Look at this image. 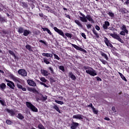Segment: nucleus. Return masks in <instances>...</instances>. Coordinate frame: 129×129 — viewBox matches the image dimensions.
I'll return each instance as SVG.
<instances>
[{
    "mask_svg": "<svg viewBox=\"0 0 129 129\" xmlns=\"http://www.w3.org/2000/svg\"><path fill=\"white\" fill-rule=\"evenodd\" d=\"M28 91L32 92V93H34L35 94V97L36 98V101H38L39 100L45 101V100H47V96L46 95H43L42 94H41V98H39L38 97H37V95L39 94V92L35 87H28Z\"/></svg>",
    "mask_w": 129,
    "mask_h": 129,
    "instance_id": "nucleus-1",
    "label": "nucleus"
},
{
    "mask_svg": "<svg viewBox=\"0 0 129 129\" xmlns=\"http://www.w3.org/2000/svg\"><path fill=\"white\" fill-rule=\"evenodd\" d=\"M79 14L80 15H81V16H82L79 17L82 22H87L88 20V21L90 22L91 23H94V21L90 15L87 14V16H85L84 14L80 11L79 12Z\"/></svg>",
    "mask_w": 129,
    "mask_h": 129,
    "instance_id": "nucleus-2",
    "label": "nucleus"
},
{
    "mask_svg": "<svg viewBox=\"0 0 129 129\" xmlns=\"http://www.w3.org/2000/svg\"><path fill=\"white\" fill-rule=\"evenodd\" d=\"M82 69L86 71V73L92 76V77L97 75L96 71L91 67L89 66H83Z\"/></svg>",
    "mask_w": 129,
    "mask_h": 129,
    "instance_id": "nucleus-3",
    "label": "nucleus"
},
{
    "mask_svg": "<svg viewBox=\"0 0 129 129\" xmlns=\"http://www.w3.org/2000/svg\"><path fill=\"white\" fill-rule=\"evenodd\" d=\"M26 106L33 112H37L38 109L30 102H26Z\"/></svg>",
    "mask_w": 129,
    "mask_h": 129,
    "instance_id": "nucleus-4",
    "label": "nucleus"
},
{
    "mask_svg": "<svg viewBox=\"0 0 129 129\" xmlns=\"http://www.w3.org/2000/svg\"><path fill=\"white\" fill-rule=\"evenodd\" d=\"M53 29L54 31L57 32L59 35L62 36V37L64 39H67V36L64 34V32L61 29H59L56 27H54Z\"/></svg>",
    "mask_w": 129,
    "mask_h": 129,
    "instance_id": "nucleus-5",
    "label": "nucleus"
},
{
    "mask_svg": "<svg viewBox=\"0 0 129 129\" xmlns=\"http://www.w3.org/2000/svg\"><path fill=\"white\" fill-rule=\"evenodd\" d=\"M110 36H111L113 38L118 40L119 42L121 43H123V40H122V39L120 38V36H119L118 34H116V33H114V34L111 33L110 34Z\"/></svg>",
    "mask_w": 129,
    "mask_h": 129,
    "instance_id": "nucleus-6",
    "label": "nucleus"
},
{
    "mask_svg": "<svg viewBox=\"0 0 129 129\" xmlns=\"http://www.w3.org/2000/svg\"><path fill=\"white\" fill-rule=\"evenodd\" d=\"M80 126V123L74 122V120H72V123L70 125V128L71 129H77L78 126Z\"/></svg>",
    "mask_w": 129,
    "mask_h": 129,
    "instance_id": "nucleus-7",
    "label": "nucleus"
},
{
    "mask_svg": "<svg viewBox=\"0 0 129 129\" xmlns=\"http://www.w3.org/2000/svg\"><path fill=\"white\" fill-rule=\"evenodd\" d=\"M6 82H7V86L10 88L11 89L14 90V88L15 87V85L14 84V83L13 81H9V80H5Z\"/></svg>",
    "mask_w": 129,
    "mask_h": 129,
    "instance_id": "nucleus-8",
    "label": "nucleus"
},
{
    "mask_svg": "<svg viewBox=\"0 0 129 129\" xmlns=\"http://www.w3.org/2000/svg\"><path fill=\"white\" fill-rule=\"evenodd\" d=\"M71 45H72V46L76 48V50H79L80 51H83L85 53H87V50H85L84 49L80 47V46H78L77 45H76V44H72V43H70Z\"/></svg>",
    "mask_w": 129,
    "mask_h": 129,
    "instance_id": "nucleus-9",
    "label": "nucleus"
},
{
    "mask_svg": "<svg viewBox=\"0 0 129 129\" xmlns=\"http://www.w3.org/2000/svg\"><path fill=\"white\" fill-rule=\"evenodd\" d=\"M19 75L22 76L23 77H26L27 76V71L25 69H19L18 72H17Z\"/></svg>",
    "mask_w": 129,
    "mask_h": 129,
    "instance_id": "nucleus-10",
    "label": "nucleus"
},
{
    "mask_svg": "<svg viewBox=\"0 0 129 129\" xmlns=\"http://www.w3.org/2000/svg\"><path fill=\"white\" fill-rule=\"evenodd\" d=\"M104 42L105 43L106 45L107 46L109 47L110 46V48L113 47V46L112 45L111 43H110L109 40H108V38H107L105 37H104Z\"/></svg>",
    "mask_w": 129,
    "mask_h": 129,
    "instance_id": "nucleus-11",
    "label": "nucleus"
},
{
    "mask_svg": "<svg viewBox=\"0 0 129 129\" xmlns=\"http://www.w3.org/2000/svg\"><path fill=\"white\" fill-rule=\"evenodd\" d=\"M10 78H11L15 83H21V79L14 76L13 74L10 75Z\"/></svg>",
    "mask_w": 129,
    "mask_h": 129,
    "instance_id": "nucleus-12",
    "label": "nucleus"
},
{
    "mask_svg": "<svg viewBox=\"0 0 129 129\" xmlns=\"http://www.w3.org/2000/svg\"><path fill=\"white\" fill-rule=\"evenodd\" d=\"M110 26V23L108 21H105L104 24H103V29L104 31L107 30Z\"/></svg>",
    "mask_w": 129,
    "mask_h": 129,
    "instance_id": "nucleus-13",
    "label": "nucleus"
},
{
    "mask_svg": "<svg viewBox=\"0 0 129 129\" xmlns=\"http://www.w3.org/2000/svg\"><path fill=\"white\" fill-rule=\"evenodd\" d=\"M83 117H84V116L80 114H78L77 115H75L73 116V119H78L81 120H82L83 119Z\"/></svg>",
    "mask_w": 129,
    "mask_h": 129,
    "instance_id": "nucleus-14",
    "label": "nucleus"
},
{
    "mask_svg": "<svg viewBox=\"0 0 129 129\" xmlns=\"http://www.w3.org/2000/svg\"><path fill=\"white\" fill-rule=\"evenodd\" d=\"M27 83H28V85L30 86H32V87H36V84L35 82V81H33L32 80H28Z\"/></svg>",
    "mask_w": 129,
    "mask_h": 129,
    "instance_id": "nucleus-15",
    "label": "nucleus"
},
{
    "mask_svg": "<svg viewBox=\"0 0 129 129\" xmlns=\"http://www.w3.org/2000/svg\"><path fill=\"white\" fill-rule=\"evenodd\" d=\"M68 76H69L71 79H72L73 81H75L77 79L76 76L74 75L73 73L72 72H70L69 73H68Z\"/></svg>",
    "mask_w": 129,
    "mask_h": 129,
    "instance_id": "nucleus-16",
    "label": "nucleus"
},
{
    "mask_svg": "<svg viewBox=\"0 0 129 129\" xmlns=\"http://www.w3.org/2000/svg\"><path fill=\"white\" fill-rule=\"evenodd\" d=\"M6 110H7V112H8V113L10 114V115L11 116H14L16 115L15 112L14 111H13V109H6Z\"/></svg>",
    "mask_w": 129,
    "mask_h": 129,
    "instance_id": "nucleus-17",
    "label": "nucleus"
},
{
    "mask_svg": "<svg viewBox=\"0 0 129 129\" xmlns=\"http://www.w3.org/2000/svg\"><path fill=\"white\" fill-rule=\"evenodd\" d=\"M41 74L45 77H47L49 75H50V74L48 73V72L44 69L41 70Z\"/></svg>",
    "mask_w": 129,
    "mask_h": 129,
    "instance_id": "nucleus-18",
    "label": "nucleus"
},
{
    "mask_svg": "<svg viewBox=\"0 0 129 129\" xmlns=\"http://www.w3.org/2000/svg\"><path fill=\"white\" fill-rule=\"evenodd\" d=\"M20 5H21V6L23 7V8H25V9L28 8V4H27V2H21Z\"/></svg>",
    "mask_w": 129,
    "mask_h": 129,
    "instance_id": "nucleus-19",
    "label": "nucleus"
},
{
    "mask_svg": "<svg viewBox=\"0 0 129 129\" xmlns=\"http://www.w3.org/2000/svg\"><path fill=\"white\" fill-rule=\"evenodd\" d=\"M16 86L17 88L22 90L23 91H26L27 89L25 87H23V86L22 85H20L18 83H17Z\"/></svg>",
    "mask_w": 129,
    "mask_h": 129,
    "instance_id": "nucleus-20",
    "label": "nucleus"
},
{
    "mask_svg": "<svg viewBox=\"0 0 129 129\" xmlns=\"http://www.w3.org/2000/svg\"><path fill=\"white\" fill-rule=\"evenodd\" d=\"M43 62L45 63L46 64H49L50 63V61H51V58H47L46 57H43Z\"/></svg>",
    "mask_w": 129,
    "mask_h": 129,
    "instance_id": "nucleus-21",
    "label": "nucleus"
},
{
    "mask_svg": "<svg viewBox=\"0 0 129 129\" xmlns=\"http://www.w3.org/2000/svg\"><path fill=\"white\" fill-rule=\"evenodd\" d=\"M42 56L48 57H49L50 58L53 57V54L52 53H42Z\"/></svg>",
    "mask_w": 129,
    "mask_h": 129,
    "instance_id": "nucleus-22",
    "label": "nucleus"
},
{
    "mask_svg": "<svg viewBox=\"0 0 129 129\" xmlns=\"http://www.w3.org/2000/svg\"><path fill=\"white\" fill-rule=\"evenodd\" d=\"M0 22L1 23H4L7 22V19L6 17H2L0 14Z\"/></svg>",
    "mask_w": 129,
    "mask_h": 129,
    "instance_id": "nucleus-23",
    "label": "nucleus"
},
{
    "mask_svg": "<svg viewBox=\"0 0 129 129\" xmlns=\"http://www.w3.org/2000/svg\"><path fill=\"white\" fill-rule=\"evenodd\" d=\"M16 117L20 120H23L25 118L24 116L21 113H18Z\"/></svg>",
    "mask_w": 129,
    "mask_h": 129,
    "instance_id": "nucleus-24",
    "label": "nucleus"
},
{
    "mask_svg": "<svg viewBox=\"0 0 129 129\" xmlns=\"http://www.w3.org/2000/svg\"><path fill=\"white\" fill-rule=\"evenodd\" d=\"M100 54L101 55L102 57H103L106 60H108L109 59L108 56H107L106 53L102 51H100Z\"/></svg>",
    "mask_w": 129,
    "mask_h": 129,
    "instance_id": "nucleus-25",
    "label": "nucleus"
},
{
    "mask_svg": "<svg viewBox=\"0 0 129 129\" xmlns=\"http://www.w3.org/2000/svg\"><path fill=\"white\" fill-rule=\"evenodd\" d=\"M8 53L12 55L14 57L15 59H18V57L16 56L15 53L12 50H8Z\"/></svg>",
    "mask_w": 129,
    "mask_h": 129,
    "instance_id": "nucleus-26",
    "label": "nucleus"
},
{
    "mask_svg": "<svg viewBox=\"0 0 129 129\" xmlns=\"http://www.w3.org/2000/svg\"><path fill=\"white\" fill-rule=\"evenodd\" d=\"M25 31L24 28L22 27H19L18 28V30L17 32L19 33V34H22Z\"/></svg>",
    "mask_w": 129,
    "mask_h": 129,
    "instance_id": "nucleus-27",
    "label": "nucleus"
},
{
    "mask_svg": "<svg viewBox=\"0 0 129 129\" xmlns=\"http://www.w3.org/2000/svg\"><path fill=\"white\" fill-rule=\"evenodd\" d=\"M31 33V31L29 30L25 29L24 32H23V35L25 36H28Z\"/></svg>",
    "mask_w": 129,
    "mask_h": 129,
    "instance_id": "nucleus-28",
    "label": "nucleus"
},
{
    "mask_svg": "<svg viewBox=\"0 0 129 129\" xmlns=\"http://www.w3.org/2000/svg\"><path fill=\"white\" fill-rule=\"evenodd\" d=\"M75 23L79 27L83 28V25L81 24V23L80 22V21L78 20H75Z\"/></svg>",
    "mask_w": 129,
    "mask_h": 129,
    "instance_id": "nucleus-29",
    "label": "nucleus"
},
{
    "mask_svg": "<svg viewBox=\"0 0 129 129\" xmlns=\"http://www.w3.org/2000/svg\"><path fill=\"white\" fill-rule=\"evenodd\" d=\"M121 30L123 31H125L126 33H127V31H128V30H127V28H126V26H125L124 24H122V26H121V27L120 28Z\"/></svg>",
    "mask_w": 129,
    "mask_h": 129,
    "instance_id": "nucleus-30",
    "label": "nucleus"
},
{
    "mask_svg": "<svg viewBox=\"0 0 129 129\" xmlns=\"http://www.w3.org/2000/svg\"><path fill=\"white\" fill-rule=\"evenodd\" d=\"M53 108L54 109H55V110H56L57 112H58L59 113H61V111H60V109H59V108L57 106V105H56L55 104H54V105H53Z\"/></svg>",
    "mask_w": 129,
    "mask_h": 129,
    "instance_id": "nucleus-31",
    "label": "nucleus"
},
{
    "mask_svg": "<svg viewBox=\"0 0 129 129\" xmlns=\"http://www.w3.org/2000/svg\"><path fill=\"white\" fill-rule=\"evenodd\" d=\"M118 74H119V76H120L121 79H122L124 81H125V82L127 81L126 78H125V77L122 75V73L119 72Z\"/></svg>",
    "mask_w": 129,
    "mask_h": 129,
    "instance_id": "nucleus-32",
    "label": "nucleus"
},
{
    "mask_svg": "<svg viewBox=\"0 0 129 129\" xmlns=\"http://www.w3.org/2000/svg\"><path fill=\"white\" fill-rule=\"evenodd\" d=\"M92 32L94 33V34L95 35H96V37L97 38H99L100 37V36H99L98 33H97V32L96 31V30L94 28L92 29Z\"/></svg>",
    "mask_w": 129,
    "mask_h": 129,
    "instance_id": "nucleus-33",
    "label": "nucleus"
},
{
    "mask_svg": "<svg viewBox=\"0 0 129 129\" xmlns=\"http://www.w3.org/2000/svg\"><path fill=\"white\" fill-rule=\"evenodd\" d=\"M25 48L27 50H29V51H33V50L32 49V46H31V45H26Z\"/></svg>",
    "mask_w": 129,
    "mask_h": 129,
    "instance_id": "nucleus-34",
    "label": "nucleus"
},
{
    "mask_svg": "<svg viewBox=\"0 0 129 129\" xmlns=\"http://www.w3.org/2000/svg\"><path fill=\"white\" fill-rule=\"evenodd\" d=\"M6 87L7 86L4 83H3L0 85V88L1 89V90H4L5 88H6Z\"/></svg>",
    "mask_w": 129,
    "mask_h": 129,
    "instance_id": "nucleus-35",
    "label": "nucleus"
},
{
    "mask_svg": "<svg viewBox=\"0 0 129 129\" xmlns=\"http://www.w3.org/2000/svg\"><path fill=\"white\" fill-rule=\"evenodd\" d=\"M107 14L108 15H109V16H110V17H112H112H114V13H112L111 11H110V12L107 11Z\"/></svg>",
    "mask_w": 129,
    "mask_h": 129,
    "instance_id": "nucleus-36",
    "label": "nucleus"
},
{
    "mask_svg": "<svg viewBox=\"0 0 129 129\" xmlns=\"http://www.w3.org/2000/svg\"><path fill=\"white\" fill-rule=\"evenodd\" d=\"M0 103L2 105H3L4 107H6V102L4 100H0Z\"/></svg>",
    "mask_w": 129,
    "mask_h": 129,
    "instance_id": "nucleus-37",
    "label": "nucleus"
},
{
    "mask_svg": "<svg viewBox=\"0 0 129 129\" xmlns=\"http://www.w3.org/2000/svg\"><path fill=\"white\" fill-rule=\"evenodd\" d=\"M125 34H128V31L126 32L124 31H120V32L119 33V35H120L121 36H125Z\"/></svg>",
    "mask_w": 129,
    "mask_h": 129,
    "instance_id": "nucleus-38",
    "label": "nucleus"
},
{
    "mask_svg": "<svg viewBox=\"0 0 129 129\" xmlns=\"http://www.w3.org/2000/svg\"><path fill=\"white\" fill-rule=\"evenodd\" d=\"M55 102L60 105H62L63 104H64V102L61 101L55 100Z\"/></svg>",
    "mask_w": 129,
    "mask_h": 129,
    "instance_id": "nucleus-39",
    "label": "nucleus"
},
{
    "mask_svg": "<svg viewBox=\"0 0 129 129\" xmlns=\"http://www.w3.org/2000/svg\"><path fill=\"white\" fill-rule=\"evenodd\" d=\"M48 69H49V70L50 71V74H54V70H53V68L49 67V68H48Z\"/></svg>",
    "mask_w": 129,
    "mask_h": 129,
    "instance_id": "nucleus-40",
    "label": "nucleus"
},
{
    "mask_svg": "<svg viewBox=\"0 0 129 129\" xmlns=\"http://www.w3.org/2000/svg\"><path fill=\"white\" fill-rule=\"evenodd\" d=\"M59 70H61V71L64 72L65 70H64V67L63 66H59Z\"/></svg>",
    "mask_w": 129,
    "mask_h": 129,
    "instance_id": "nucleus-41",
    "label": "nucleus"
},
{
    "mask_svg": "<svg viewBox=\"0 0 129 129\" xmlns=\"http://www.w3.org/2000/svg\"><path fill=\"white\" fill-rule=\"evenodd\" d=\"M65 35L66 37H67L68 38H71L72 37V34L69 33H66Z\"/></svg>",
    "mask_w": 129,
    "mask_h": 129,
    "instance_id": "nucleus-42",
    "label": "nucleus"
},
{
    "mask_svg": "<svg viewBox=\"0 0 129 129\" xmlns=\"http://www.w3.org/2000/svg\"><path fill=\"white\" fill-rule=\"evenodd\" d=\"M40 81L42 82V83H46L47 80L45 79L44 77H42L40 78Z\"/></svg>",
    "mask_w": 129,
    "mask_h": 129,
    "instance_id": "nucleus-43",
    "label": "nucleus"
},
{
    "mask_svg": "<svg viewBox=\"0 0 129 129\" xmlns=\"http://www.w3.org/2000/svg\"><path fill=\"white\" fill-rule=\"evenodd\" d=\"M6 122L8 125H11L13 123V122L11 120H9V119H7V121H6Z\"/></svg>",
    "mask_w": 129,
    "mask_h": 129,
    "instance_id": "nucleus-44",
    "label": "nucleus"
},
{
    "mask_svg": "<svg viewBox=\"0 0 129 129\" xmlns=\"http://www.w3.org/2000/svg\"><path fill=\"white\" fill-rule=\"evenodd\" d=\"M53 55L54 57V59H56V60H60V57L55 53H53Z\"/></svg>",
    "mask_w": 129,
    "mask_h": 129,
    "instance_id": "nucleus-45",
    "label": "nucleus"
},
{
    "mask_svg": "<svg viewBox=\"0 0 129 129\" xmlns=\"http://www.w3.org/2000/svg\"><path fill=\"white\" fill-rule=\"evenodd\" d=\"M93 113L97 114L98 113V111L96 110L95 108H93L92 109Z\"/></svg>",
    "mask_w": 129,
    "mask_h": 129,
    "instance_id": "nucleus-46",
    "label": "nucleus"
},
{
    "mask_svg": "<svg viewBox=\"0 0 129 129\" xmlns=\"http://www.w3.org/2000/svg\"><path fill=\"white\" fill-rule=\"evenodd\" d=\"M39 129H45L44 126L42 124H39L38 126Z\"/></svg>",
    "mask_w": 129,
    "mask_h": 129,
    "instance_id": "nucleus-47",
    "label": "nucleus"
},
{
    "mask_svg": "<svg viewBox=\"0 0 129 129\" xmlns=\"http://www.w3.org/2000/svg\"><path fill=\"white\" fill-rule=\"evenodd\" d=\"M40 84H41L42 86H44L45 88H49V86L45 84V83L40 82Z\"/></svg>",
    "mask_w": 129,
    "mask_h": 129,
    "instance_id": "nucleus-48",
    "label": "nucleus"
},
{
    "mask_svg": "<svg viewBox=\"0 0 129 129\" xmlns=\"http://www.w3.org/2000/svg\"><path fill=\"white\" fill-rule=\"evenodd\" d=\"M100 61L103 63V64H106L107 63V61L106 60H105L103 59H100Z\"/></svg>",
    "mask_w": 129,
    "mask_h": 129,
    "instance_id": "nucleus-49",
    "label": "nucleus"
},
{
    "mask_svg": "<svg viewBox=\"0 0 129 129\" xmlns=\"http://www.w3.org/2000/svg\"><path fill=\"white\" fill-rule=\"evenodd\" d=\"M81 36H82V37L84 38V39H87L86 35H85V34L84 33H81Z\"/></svg>",
    "mask_w": 129,
    "mask_h": 129,
    "instance_id": "nucleus-50",
    "label": "nucleus"
},
{
    "mask_svg": "<svg viewBox=\"0 0 129 129\" xmlns=\"http://www.w3.org/2000/svg\"><path fill=\"white\" fill-rule=\"evenodd\" d=\"M47 33L49 34L50 35H51L52 37H53V34L52 33H51V32L49 30L46 31Z\"/></svg>",
    "mask_w": 129,
    "mask_h": 129,
    "instance_id": "nucleus-51",
    "label": "nucleus"
},
{
    "mask_svg": "<svg viewBox=\"0 0 129 129\" xmlns=\"http://www.w3.org/2000/svg\"><path fill=\"white\" fill-rule=\"evenodd\" d=\"M87 107H91V108L93 109L94 108V107L92 105V103H90V105H87Z\"/></svg>",
    "mask_w": 129,
    "mask_h": 129,
    "instance_id": "nucleus-52",
    "label": "nucleus"
},
{
    "mask_svg": "<svg viewBox=\"0 0 129 129\" xmlns=\"http://www.w3.org/2000/svg\"><path fill=\"white\" fill-rule=\"evenodd\" d=\"M96 79L97 80V81H100V82L102 81V79H101V78H100V77H96Z\"/></svg>",
    "mask_w": 129,
    "mask_h": 129,
    "instance_id": "nucleus-53",
    "label": "nucleus"
},
{
    "mask_svg": "<svg viewBox=\"0 0 129 129\" xmlns=\"http://www.w3.org/2000/svg\"><path fill=\"white\" fill-rule=\"evenodd\" d=\"M39 42L40 43H42L44 44V45H46V42L44 41V40H39Z\"/></svg>",
    "mask_w": 129,
    "mask_h": 129,
    "instance_id": "nucleus-54",
    "label": "nucleus"
},
{
    "mask_svg": "<svg viewBox=\"0 0 129 129\" xmlns=\"http://www.w3.org/2000/svg\"><path fill=\"white\" fill-rule=\"evenodd\" d=\"M97 31H100V28L98 25H96V27H95Z\"/></svg>",
    "mask_w": 129,
    "mask_h": 129,
    "instance_id": "nucleus-55",
    "label": "nucleus"
},
{
    "mask_svg": "<svg viewBox=\"0 0 129 129\" xmlns=\"http://www.w3.org/2000/svg\"><path fill=\"white\" fill-rule=\"evenodd\" d=\"M112 110L113 112L115 113L116 112L115 107H114V106L112 107Z\"/></svg>",
    "mask_w": 129,
    "mask_h": 129,
    "instance_id": "nucleus-56",
    "label": "nucleus"
},
{
    "mask_svg": "<svg viewBox=\"0 0 129 129\" xmlns=\"http://www.w3.org/2000/svg\"><path fill=\"white\" fill-rule=\"evenodd\" d=\"M66 17L68 19H69L70 20H71V17L69 15H67V14H65Z\"/></svg>",
    "mask_w": 129,
    "mask_h": 129,
    "instance_id": "nucleus-57",
    "label": "nucleus"
},
{
    "mask_svg": "<svg viewBox=\"0 0 129 129\" xmlns=\"http://www.w3.org/2000/svg\"><path fill=\"white\" fill-rule=\"evenodd\" d=\"M41 29H43V31H47V30H49V29H48V28H41Z\"/></svg>",
    "mask_w": 129,
    "mask_h": 129,
    "instance_id": "nucleus-58",
    "label": "nucleus"
},
{
    "mask_svg": "<svg viewBox=\"0 0 129 129\" xmlns=\"http://www.w3.org/2000/svg\"><path fill=\"white\" fill-rule=\"evenodd\" d=\"M92 27V25L91 24H88L87 25V27L88 29H91Z\"/></svg>",
    "mask_w": 129,
    "mask_h": 129,
    "instance_id": "nucleus-59",
    "label": "nucleus"
},
{
    "mask_svg": "<svg viewBox=\"0 0 129 129\" xmlns=\"http://www.w3.org/2000/svg\"><path fill=\"white\" fill-rule=\"evenodd\" d=\"M49 26L50 27H51L52 28H54V25L53 24V23H50V24H49Z\"/></svg>",
    "mask_w": 129,
    "mask_h": 129,
    "instance_id": "nucleus-60",
    "label": "nucleus"
},
{
    "mask_svg": "<svg viewBox=\"0 0 129 129\" xmlns=\"http://www.w3.org/2000/svg\"><path fill=\"white\" fill-rule=\"evenodd\" d=\"M104 119L105 120H107V121L110 120L109 118V117H105V118H104Z\"/></svg>",
    "mask_w": 129,
    "mask_h": 129,
    "instance_id": "nucleus-61",
    "label": "nucleus"
},
{
    "mask_svg": "<svg viewBox=\"0 0 129 129\" xmlns=\"http://www.w3.org/2000/svg\"><path fill=\"white\" fill-rule=\"evenodd\" d=\"M39 17H44V14H43V13H39Z\"/></svg>",
    "mask_w": 129,
    "mask_h": 129,
    "instance_id": "nucleus-62",
    "label": "nucleus"
},
{
    "mask_svg": "<svg viewBox=\"0 0 129 129\" xmlns=\"http://www.w3.org/2000/svg\"><path fill=\"white\" fill-rule=\"evenodd\" d=\"M50 81H51L52 82H55V80L53 79V78H50Z\"/></svg>",
    "mask_w": 129,
    "mask_h": 129,
    "instance_id": "nucleus-63",
    "label": "nucleus"
},
{
    "mask_svg": "<svg viewBox=\"0 0 129 129\" xmlns=\"http://www.w3.org/2000/svg\"><path fill=\"white\" fill-rule=\"evenodd\" d=\"M125 4L129 5V0H126V1L125 2Z\"/></svg>",
    "mask_w": 129,
    "mask_h": 129,
    "instance_id": "nucleus-64",
    "label": "nucleus"
}]
</instances>
